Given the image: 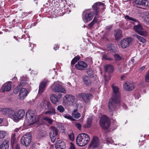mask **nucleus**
<instances>
[{"instance_id": "f257e3e1", "label": "nucleus", "mask_w": 149, "mask_h": 149, "mask_svg": "<svg viewBox=\"0 0 149 149\" xmlns=\"http://www.w3.org/2000/svg\"><path fill=\"white\" fill-rule=\"evenodd\" d=\"M112 88L113 93L112 97L110 99L109 103V108L111 110H113L117 104L119 103L120 102V95L118 87L112 85Z\"/></svg>"}, {"instance_id": "f03ea898", "label": "nucleus", "mask_w": 149, "mask_h": 149, "mask_svg": "<svg viewBox=\"0 0 149 149\" xmlns=\"http://www.w3.org/2000/svg\"><path fill=\"white\" fill-rule=\"evenodd\" d=\"M100 7H101L103 9L105 8L104 4L102 2H98L94 3L92 7L93 12L92 11L86 13L84 17H83V21L84 22L90 21L92 19L95 14V17H97L99 15Z\"/></svg>"}, {"instance_id": "7ed1b4c3", "label": "nucleus", "mask_w": 149, "mask_h": 149, "mask_svg": "<svg viewBox=\"0 0 149 149\" xmlns=\"http://www.w3.org/2000/svg\"><path fill=\"white\" fill-rule=\"evenodd\" d=\"M90 137L87 134L82 133L78 135L76 138V143L77 145L80 146L86 145L89 142Z\"/></svg>"}, {"instance_id": "20e7f679", "label": "nucleus", "mask_w": 149, "mask_h": 149, "mask_svg": "<svg viewBox=\"0 0 149 149\" xmlns=\"http://www.w3.org/2000/svg\"><path fill=\"white\" fill-rule=\"evenodd\" d=\"M45 105H46L48 110L43 112L44 114L49 116L54 115L56 113L55 109L52 107L49 101H43L40 104V106L42 108H43Z\"/></svg>"}, {"instance_id": "39448f33", "label": "nucleus", "mask_w": 149, "mask_h": 149, "mask_svg": "<svg viewBox=\"0 0 149 149\" xmlns=\"http://www.w3.org/2000/svg\"><path fill=\"white\" fill-rule=\"evenodd\" d=\"M26 120L30 125H33L39 120L38 117L36 116L33 111L30 110H29L26 113Z\"/></svg>"}, {"instance_id": "423d86ee", "label": "nucleus", "mask_w": 149, "mask_h": 149, "mask_svg": "<svg viewBox=\"0 0 149 149\" xmlns=\"http://www.w3.org/2000/svg\"><path fill=\"white\" fill-rule=\"evenodd\" d=\"M31 135L29 134H27L23 136L21 139V143L24 146L28 147L31 142Z\"/></svg>"}, {"instance_id": "0eeeda50", "label": "nucleus", "mask_w": 149, "mask_h": 149, "mask_svg": "<svg viewBox=\"0 0 149 149\" xmlns=\"http://www.w3.org/2000/svg\"><path fill=\"white\" fill-rule=\"evenodd\" d=\"M52 90L54 91L57 93H65L66 91L65 88L58 82H55L51 86Z\"/></svg>"}, {"instance_id": "6e6552de", "label": "nucleus", "mask_w": 149, "mask_h": 149, "mask_svg": "<svg viewBox=\"0 0 149 149\" xmlns=\"http://www.w3.org/2000/svg\"><path fill=\"white\" fill-rule=\"evenodd\" d=\"M100 124L102 129L106 130L109 128L110 123L107 117L105 115H103L101 117Z\"/></svg>"}, {"instance_id": "1a4fd4ad", "label": "nucleus", "mask_w": 149, "mask_h": 149, "mask_svg": "<svg viewBox=\"0 0 149 149\" xmlns=\"http://www.w3.org/2000/svg\"><path fill=\"white\" fill-rule=\"evenodd\" d=\"M135 25L134 26L133 29L134 31L140 35L146 36L147 35V33L146 31L144 30L141 25L137 23H135Z\"/></svg>"}, {"instance_id": "9d476101", "label": "nucleus", "mask_w": 149, "mask_h": 149, "mask_svg": "<svg viewBox=\"0 0 149 149\" xmlns=\"http://www.w3.org/2000/svg\"><path fill=\"white\" fill-rule=\"evenodd\" d=\"M50 131L49 133V135L52 142L54 143L56 138V136L58 134V130L54 126L50 127Z\"/></svg>"}, {"instance_id": "9b49d317", "label": "nucleus", "mask_w": 149, "mask_h": 149, "mask_svg": "<svg viewBox=\"0 0 149 149\" xmlns=\"http://www.w3.org/2000/svg\"><path fill=\"white\" fill-rule=\"evenodd\" d=\"M75 101L74 97L72 95H66L63 98V103H65L68 105H69L71 103H73Z\"/></svg>"}, {"instance_id": "f8f14e48", "label": "nucleus", "mask_w": 149, "mask_h": 149, "mask_svg": "<svg viewBox=\"0 0 149 149\" xmlns=\"http://www.w3.org/2000/svg\"><path fill=\"white\" fill-rule=\"evenodd\" d=\"M79 96L86 102H89L93 98L92 95L89 93H82L79 94Z\"/></svg>"}, {"instance_id": "ddd939ff", "label": "nucleus", "mask_w": 149, "mask_h": 149, "mask_svg": "<svg viewBox=\"0 0 149 149\" xmlns=\"http://www.w3.org/2000/svg\"><path fill=\"white\" fill-rule=\"evenodd\" d=\"M132 41L131 38H127L122 40L120 43L121 47L123 48H125L130 45Z\"/></svg>"}, {"instance_id": "4468645a", "label": "nucleus", "mask_w": 149, "mask_h": 149, "mask_svg": "<svg viewBox=\"0 0 149 149\" xmlns=\"http://www.w3.org/2000/svg\"><path fill=\"white\" fill-rule=\"evenodd\" d=\"M17 141L15 134H13L11 137V146L14 149H20L19 145L17 143Z\"/></svg>"}, {"instance_id": "2eb2a0df", "label": "nucleus", "mask_w": 149, "mask_h": 149, "mask_svg": "<svg viewBox=\"0 0 149 149\" xmlns=\"http://www.w3.org/2000/svg\"><path fill=\"white\" fill-rule=\"evenodd\" d=\"M133 1L138 6H149V0H133Z\"/></svg>"}, {"instance_id": "dca6fc26", "label": "nucleus", "mask_w": 149, "mask_h": 149, "mask_svg": "<svg viewBox=\"0 0 149 149\" xmlns=\"http://www.w3.org/2000/svg\"><path fill=\"white\" fill-rule=\"evenodd\" d=\"M87 67V64L85 62L82 61H79L75 65L76 68L79 70H83L84 68Z\"/></svg>"}, {"instance_id": "f3484780", "label": "nucleus", "mask_w": 149, "mask_h": 149, "mask_svg": "<svg viewBox=\"0 0 149 149\" xmlns=\"http://www.w3.org/2000/svg\"><path fill=\"white\" fill-rule=\"evenodd\" d=\"M88 74L89 75V77L86 76H84L83 77V81L85 85H89L91 84L90 78H93L94 77V75L93 74L90 75L88 72Z\"/></svg>"}, {"instance_id": "a211bd4d", "label": "nucleus", "mask_w": 149, "mask_h": 149, "mask_svg": "<svg viewBox=\"0 0 149 149\" xmlns=\"http://www.w3.org/2000/svg\"><path fill=\"white\" fill-rule=\"evenodd\" d=\"M2 111L3 114L10 118L13 116L14 111L12 109L9 108H4L3 109Z\"/></svg>"}, {"instance_id": "6ab92c4d", "label": "nucleus", "mask_w": 149, "mask_h": 149, "mask_svg": "<svg viewBox=\"0 0 149 149\" xmlns=\"http://www.w3.org/2000/svg\"><path fill=\"white\" fill-rule=\"evenodd\" d=\"M47 80L45 79L40 83L39 86L38 91L39 94H41L43 92L45 87L47 86Z\"/></svg>"}, {"instance_id": "aec40b11", "label": "nucleus", "mask_w": 149, "mask_h": 149, "mask_svg": "<svg viewBox=\"0 0 149 149\" xmlns=\"http://www.w3.org/2000/svg\"><path fill=\"white\" fill-rule=\"evenodd\" d=\"M55 147L56 149H64L65 147V143L61 140H57L55 144Z\"/></svg>"}, {"instance_id": "412c9836", "label": "nucleus", "mask_w": 149, "mask_h": 149, "mask_svg": "<svg viewBox=\"0 0 149 149\" xmlns=\"http://www.w3.org/2000/svg\"><path fill=\"white\" fill-rule=\"evenodd\" d=\"M99 144V141L97 137H93L92 141L90 143L89 147L92 148H97Z\"/></svg>"}, {"instance_id": "4be33fe9", "label": "nucleus", "mask_w": 149, "mask_h": 149, "mask_svg": "<svg viewBox=\"0 0 149 149\" xmlns=\"http://www.w3.org/2000/svg\"><path fill=\"white\" fill-rule=\"evenodd\" d=\"M23 77L24 76L22 77V79L20 83L19 84V85L14 89L13 92L14 93H17L19 91V90L21 89L22 87L26 85V84L25 83V80H23Z\"/></svg>"}, {"instance_id": "5701e85b", "label": "nucleus", "mask_w": 149, "mask_h": 149, "mask_svg": "<svg viewBox=\"0 0 149 149\" xmlns=\"http://www.w3.org/2000/svg\"><path fill=\"white\" fill-rule=\"evenodd\" d=\"M28 94V92L26 89L23 88L21 89L19 93V97L21 100H24Z\"/></svg>"}, {"instance_id": "b1692460", "label": "nucleus", "mask_w": 149, "mask_h": 149, "mask_svg": "<svg viewBox=\"0 0 149 149\" xmlns=\"http://www.w3.org/2000/svg\"><path fill=\"white\" fill-rule=\"evenodd\" d=\"M124 88L128 91H130L133 90L134 88V84L133 83L126 82L123 85Z\"/></svg>"}, {"instance_id": "393cba45", "label": "nucleus", "mask_w": 149, "mask_h": 149, "mask_svg": "<svg viewBox=\"0 0 149 149\" xmlns=\"http://www.w3.org/2000/svg\"><path fill=\"white\" fill-rule=\"evenodd\" d=\"M11 86L10 82L4 84L2 86L1 89L3 92L10 91L11 89Z\"/></svg>"}, {"instance_id": "a878e982", "label": "nucleus", "mask_w": 149, "mask_h": 149, "mask_svg": "<svg viewBox=\"0 0 149 149\" xmlns=\"http://www.w3.org/2000/svg\"><path fill=\"white\" fill-rule=\"evenodd\" d=\"M52 2H54L57 7L61 8L65 6L64 2L63 0H53Z\"/></svg>"}, {"instance_id": "bb28decb", "label": "nucleus", "mask_w": 149, "mask_h": 149, "mask_svg": "<svg viewBox=\"0 0 149 149\" xmlns=\"http://www.w3.org/2000/svg\"><path fill=\"white\" fill-rule=\"evenodd\" d=\"M9 147V142L8 140H5L0 146V149H8Z\"/></svg>"}, {"instance_id": "cd10ccee", "label": "nucleus", "mask_w": 149, "mask_h": 149, "mask_svg": "<svg viewBox=\"0 0 149 149\" xmlns=\"http://www.w3.org/2000/svg\"><path fill=\"white\" fill-rule=\"evenodd\" d=\"M50 100L52 103L54 104H56L57 103L59 102L57 96L55 94H52L51 95Z\"/></svg>"}, {"instance_id": "c85d7f7f", "label": "nucleus", "mask_w": 149, "mask_h": 149, "mask_svg": "<svg viewBox=\"0 0 149 149\" xmlns=\"http://www.w3.org/2000/svg\"><path fill=\"white\" fill-rule=\"evenodd\" d=\"M114 36L116 40H118L121 38L122 37L121 31L120 29L116 30L115 31Z\"/></svg>"}, {"instance_id": "c756f323", "label": "nucleus", "mask_w": 149, "mask_h": 149, "mask_svg": "<svg viewBox=\"0 0 149 149\" xmlns=\"http://www.w3.org/2000/svg\"><path fill=\"white\" fill-rule=\"evenodd\" d=\"M92 123V119L91 118H89L87 120L86 124L84 125V127L85 128L90 127L91 126Z\"/></svg>"}, {"instance_id": "7c9ffc66", "label": "nucleus", "mask_w": 149, "mask_h": 149, "mask_svg": "<svg viewBox=\"0 0 149 149\" xmlns=\"http://www.w3.org/2000/svg\"><path fill=\"white\" fill-rule=\"evenodd\" d=\"M107 49L111 52H114L116 51V49L114 45L112 44H109L107 45Z\"/></svg>"}, {"instance_id": "2f4dec72", "label": "nucleus", "mask_w": 149, "mask_h": 149, "mask_svg": "<svg viewBox=\"0 0 149 149\" xmlns=\"http://www.w3.org/2000/svg\"><path fill=\"white\" fill-rule=\"evenodd\" d=\"M105 69L106 72H111L113 70V68L111 65H108L105 66Z\"/></svg>"}, {"instance_id": "473e14b6", "label": "nucleus", "mask_w": 149, "mask_h": 149, "mask_svg": "<svg viewBox=\"0 0 149 149\" xmlns=\"http://www.w3.org/2000/svg\"><path fill=\"white\" fill-rule=\"evenodd\" d=\"M77 109H75L72 113L73 116L76 118H78L80 116V114L77 112Z\"/></svg>"}, {"instance_id": "72a5a7b5", "label": "nucleus", "mask_w": 149, "mask_h": 149, "mask_svg": "<svg viewBox=\"0 0 149 149\" xmlns=\"http://www.w3.org/2000/svg\"><path fill=\"white\" fill-rule=\"evenodd\" d=\"M17 114L18 115L20 119L23 118L25 114L24 111V110L21 109L17 112Z\"/></svg>"}, {"instance_id": "f704fd0d", "label": "nucleus", "mask_w": 149, "mask_h": 149, "mask_svg": "<svg viewBox=\"0 0 149 149\" xmlns=\"http://www.w3.org/2000/svg\"><path fill=\"white\" fill-rule=\"evenodd\" d=\"M11 118L13 119L15 121L18 120L20 119L18 115L17 114V112H15V111H14V113L13 114V116L11 117Z\"/></svg>"}, {"instance_id": "c9c22d12", "label": "nucleus", "mask_w": 149, "mask_h": 149, "mask_svg": "<svg viewBox=\"0 0 149 149\" xmlns=\"http://www.w3.org/2000/svg\"><path fill=\"white\" fill-rule=\"evenodd\" d=\"M144 14L146 16L145 21L147 24L149 25V13L145 12L144 13Z\"/></svg>"}, {"instance_id": "e433bc0d", "label": "nucleus", "mask_w": 149, "mask_h": 149, "mask_svg": "<svg viewBox=\"0 0 149 149\" xmlns=\"http://www.w3.org/2000/svg\"><path fill=\"white\" fill-rule=\"evenodd\" d=\"M125 18L126 20L133 21L134 22H132V23L134 24H135V23H137V21L135 19L132 18V17H130L128 15L125 16Z\"/></svg>"}, {"instance_id": "4c0bfd02", "label": "nucleus", "mask_w": 149, "mask_h": 149, "mask_svg": "<svg viewBox=\"0 0 149 149\" xmlns=\"http://www.w3.org/2000/svg\"><path fill=\"white\" fill-rule=\"evenodd\" d=\"M134 36L136 37V38L139 40L140 42H141L143 43H144L146 41V40L143 37L139 36L137 34L135 35Z\"/></svg>"}, {"instance_id": "58836bf2", "label": "nucleus", "mask_w": 149, "mask_h": 149, "mask_svg": "<svg viewBox=\"0 0 149 149\" xmlns=\"http://www.w3.org/2000/svg\"><path fill=\"white\" fill-rule=\"evenodd\" d=\"M97 21V17H95L92 21L88 24V26L90 27H91L94 25L96 23Z\"/></svg>"}, {"instance_id": "ea45409f", "label": "nucleus", "mask_w": 149, "mask_h": 149, "mask_svg": "<svg viewBox=\"0 0 149 149\" xmlns=\"http://www.w3.org/2000/svg\"><path fill=\"white\" fill-rule=\"evenodd\" d=\"M43 119L50 124H51L52 123V120L47 116L43 117Z\"/></svg>"}, {"instance_id": "a19ab883", "label": "nucleus", "mask_w": 149, "mask_h": 149, "mask_svg": "<svg viewBox=\"0 0 149 149\" xmlns=\"http://www.w3.org/2000/svg\"><path fill=\"white\" fill-rule=\"evenodd\" d=\"M57 110L60 113H62L65 111V109L62 105L58 106L57 108Z\"/></svg>"}, {"instance_id": "79ce46f5", "label": "nucleus", "mask_w": 149, "mask_h": 149, "mask_svg": "<svg viewBox=\"0 0 149 149\" xmlns=\"http://www.w3.org/2000/svg\"><path fill=\"white\" fill-rule=\"evenodd\" d=\"M80 58V57L79 56H77L75 57L72 60L71 62V64L72 65L74 64Z\"/></svg>"}, {"instance_id": "37998d69", "label": "nucleus", "mask_w": 149, "mask_h": 149, "mask_svg": "<svg viewBox=\"0 0 149 149\" xmlns=\"http://www.w3.org/2000/svg\"><path fill=\"white\" fill-rule=\"evenodd\" d=\"M6 134L4 131H0V140L3 139L6 135Z\"/></svg>"}, {"instance_id": "c03bdc74", "label": "nucleus", "mask_w": 149, "mask_h": 149, "mask_svg": "<svg viewBox=\"0 0 149 149\" xmlns=\"http://www.w3.org/2000/svg\"><path fill=\"white\" fill-rule=\"evenodd\" d=\"M114 58L116 61H120L122 59L121 57L117 54H116L114 55Z\"/></svg>"}, {"instance_id": "a18cd8bd", "label": "nucleus", "mask_w": 149, "mask_h": 149, "mask_svg": "<svg viewBox=\"0 0 149 149\" xmlns=\"http://www.w3.org/2000/svg\"><path fill=\"white\" fill-rule=\"evenodd\" d=\"M145 82L146 83H149V70L147 72L145 76Z\"/></svg>"}, {"instance_id": "49530a36", "label": "nucleus", "mask_w": 149, "mask_h": 149, "mask_svg": "<svg viewBox=\"0 0 149 149\" xmlns=\"http://www.w3.org/2000/svg\"><path fill=\"white\" fill-rule=\"evenodd\" d=\"M102 58L103 59H105L106 60H108V61H112L113 60L112 58H111L107 56L105 54H103L102 56Z\"/></svg>"}, {"instance_id": "de8ad7c7", "label": "nucleus", "mask_w": 149, "mask_h": 149, "mask_svg": "<svg viewBox=\"0 0 149 149\" xmlns=\"http://www.w3.org/2000/svg\"><path fill=\"white\" fill-rule=\"evenodd\" d=\"M70 134H68L69 137L71 140L73 141L74 139V135L72 131H70Z\"/></svg>"}, {"instance_id": "09e8293b", "label": "nucleus", "mask_w": 149, "mask_h": 149, "mask_svg": "<svg viewBox=\"0 0 149 149\" xmlns=\"http://www.w3.org/2000/svg\"><path fill=\"white\" fill-rule=\"evenodd\" d=\"M106 141L107 143H112L113 142V141L111 138H106Z\"/></svg>"}, {"instance_id": "8fccbe9b", "label": "nucleus", "mask_w": 149, "mask_h": 149, "mask_svg": "<svg viewBox=\"0 0 149 149\" xmlns=\"http://www.w3.org/2000/svg\"><path fill=\"white\" fill-rule=\"evenodd\" d=\"M64 117L65 118L68 119H71L72 118L71 116H70L69 114H67L64 115Z\"/></svg>"}, {"instance_id": "3c124183", "label": "nucleus", "mask_w": 149, "mask_h": 149, "mask_svg": "<svg viewBox=\"0 0 149 149\" xmlns=\"http://www.w3.org/2000/svg\"><path fill=\"white\" fill-rule=\"evenodd\" d=\"M75 125L79 130H80L81 129V125L79 123H76L75 124Z\"/></svg>"}, {"instance_id": "603ef678", "label": "nucleus", "mask_w": 149, "mask_h": 149, "mask_svg": "<svg viewBox=\"0 0 149 149\" xmlns=\"http://www.w3.org/2000/svg\"><path fill=\"white\" fill-rule=\"evenodd\" d=\"M86 61H88L90 63H92V59L91 57H87L86 58Z\"/></svg>"}, {"instance_id": "864d4df0", "label": "nucleus", "mask_w": 149, "mask_h": 149, "mask_svg": "<svg viewBox=\"0 0 149 149\" xmlns=\"http://www.w3.org/2000/svg\"><path fill=\"white\" fill-rule=\"evenodd\" d=\"M69 149H75L74 145L72 143H70V146Z\"/></svg>"}, {"instance_id": "5fc2aeb1", "label": "nucleus", "mask_w": 149, "mask_h": 149, "mask_svg": "<svg viewBox=\"0 0 149 149\" xmlns=\"http://www.w3.org/2000/svg\"><path fill=\"white\" fill-rule=\"evenodd\" d=\"M126 25L127 26L125 28V29H127L131 27L130 24V23L127 22L126 23Z\"/></svg>"}, {"instance_id": "6e6d98bb", "label": "nucleus", "mask_w": 149, "mask_h": 149, "mask_svg": "<svg viewBox=\"0 0 149 149\" xmlns=\"http://www.w3.org/2000/svg\"><path fill=\"white\" fill-rule=\"evenodd\" d=\"M145 68V66H142V67H141V68H139V71L140 72H141Z\"/></svg>"}, {"instance_id": "4d7b16f0", "label": "nucleus", "mask_w": 149, "mask_h": 149, "mask_svg": "<svg viewBox=\"0 0 149 149\" xmlns=\"http://www.w3.org/2000/svg\"><path fill=\"white\" fill-rule=\"evenodd\" d=\"M59 45H54V48L55 50H56L59 48Z\"/></svg>"}, {"instance_id": "13d9d810", "label": "nucleus", "mask_w": 149, "mask_h": 149, "mask_svg": "<svg viewBox=\"0 0 149 149\" xmlns=\"http://www.w3.org/2000/svg\"><path fill=\"white\" fill-rule=\"evenodd\" d=\"M111 28V26H107L106 27V29H107L108 30H109Z\"/></svg>"}, {"instance_id": "bf43d9fd", "label": "nucleus", "mask_w": 149, "mask_h": 149, "mask_svg": "<svg viewBox=\"0 0 149 149\" xmlns=\"http://www.w3.org/2000/svg\"><path fill=\"white\" fill-rule=\"evenodd\" d=\"M62 96V95L61 94V93H59L58 94V95L57 96V98H58V99H59V98H60Z\"/></svg>"}, {"instance_id": "052dcab7", "label": "nucleus", "mask_w": 149, "mask_h": 149, "mask_svg": "<svg viewBox=\"0 0 149 149\" xmlns=\"http://www.w3.org/2000/svg\"><path fill=\"white\" fill-rule=\"evenodd\" d=\"M122 106L125 109H126L127 108V107L126 105L124 103H123Z\"/></svg>"}, {"instance_id": "680f3d73", "label": "nucleus", "mask_w": 149, "mask_h": 149, "mask_svg": "<svg viewBox=\"0 0 149 149\" xmlns=\"http://www.w3.org/2000/svg\"><path fill=\"white\" fill-rule=\"evenodd\" d=\"M17 79V78L16 77H14L12 79V80H15V81Z\"/></svg>"}, {"instance_id": "e2e57ef3", "label": "nucleus", "mask_w": 149, "mask_h": 149, "mask_svg": "<svg viewBox=\"0 0 149 149\" xmlns=\"http://www.w3.org/2000/svg\"><path fill=\"white\" fill-rule=\"evenodd\" d=\"M124 77H125V76H122L121 77V80H122L123 79V78Z\"/></svg>"}, {"instance_id": "0e129e2a", "label": "nucleus", "mask_w": 149, "mask_h": 149, "mask_svg": "<svg viewBox=\"0 0 149 149\" xmlns=\"http://www.w3.org/2000/svg\"><path fill=\"white\" fill-rule=\"evenodd\" d=\"M2 122V119L0 118V123H1Z\"/></svg>"}, {"instance_id": "69168bd1", "label": "nucleus", "mask_w": 149, "mask_h": 149, "mask_svg": "<svg viewBox=\"0 0 149 149\" xmlns=\"http://www.w3.org/2000/svg\"><path fill=\"white\" fill-rule=\"evenodd\" d=\"M132 62H134V59H132Z\"/></svg>"}, {"instance_id": "338daca9", "label": "nucleus", "mask_w": 149, "mask_h": 149, "mask_svg": "<svg viewBox=\"0 0 149 149\" xmlns=\"http://www.w3.org/2000/svg\"><path fill=\"white\" fill-rule=\"evenodd\" d=\"M105 78V80L106 81V80H107L106 79L105 77V78Z\"/></svg>"}, {"instance_id": "774afa93", "label": "nucleus", "mask_w": 149, "mask_h": 149, "mask_svg": "<svg viewBox=\"0 0 149 149\" xmlns=\"http://www.w3.org/2000/svg\"><path fill=\"white\" fill-rule=\"evenodd\" d=\"M139 143H140V142H139V145H140V144Z\"/></svg>"}]
</instances>
